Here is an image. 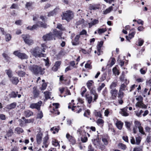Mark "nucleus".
I'll return each mask as SVG.
<instances>
[{
  "instance_id": "24",
  "label": "nucleus",
  "mask_w": 151,
  "mask_h": 151,
  "mask_svg": "<svg viewBox=\"0 0 151 151\" xmlns=\"http://www.w3.org/2000/svg\"><path fill=\"white\" fill-rule=\"evenodd\" d=\"M117 86V82L116 81H114L111 83L110 86L109 88L111 89H113Z\"/></svg>"
},
{
  "instance_id": "14",
  "label": "nucleus",
  "mask_w": 151,
  "mask_h": 151,
  "mask_svg": "<svg viewBox=\"0 0 151 151\" xmlns=\"http://www.w3.org/2000/svg\"><path fill=\"white\" fill-rule=\"evenodd\" d=\"M59 10V8L58 7H57L54 10L48 13V17H50L56 15Z\"/></svg>"
},
{
  "instance_id": "56",
  "label": "nucleus",
  "mask_w": 151,
  "mask_h": 151,
  "mask_svg": "<svg viewBox=\"0 0 151 151\" xmlns=\"http://www.w3.org/2000/svg\"><path fill=\"white\" fill-rule=\"evenodd\" d=\"M13 133V131L12 129H10L8 131L7 134V135L8 137H10L12 136Z\"/></svg>"
},
{
  "instance_id": "34",
  "label": "nucleus",
  "mask_w": 151,
  "mask_h": 151,
  "mask_svg": "<svg viewBox=\"0 0 151 151\" xmlns=\"http://www.w3.org/2000/svg\"><path fill=\"white\" fill-rule=\"evenodd\" d=\"M126 85H125L124 83L122 84L120 87L119 90L122 91H125L126 89H127L126 88Z\"/></svg>"
},
{
  "instance_id": "21",
  "label": "nucleus",
  "mask_w": 151,
  "mask_h": 151,
  "mask_svg": "<svg viewBox=\"0 0 151 151\" xmlns=\"http://www.w3.org/2000/svg\"><path fill=\"white\" fill-rule=\"evenodd\" d=\"M102 141L104 144L106 145L108 144V141L109 140V137L108 136H104L102 137Z\"/></svg>"
},
{
  "instance_id": "37",
  "label": "nucleus",
  "mask_w": 151,
  "mask_h": 151,
  "mask_svg": "<svg viewBox=\"0 0 151 151\" xmlns=\"http://www.w3.org/2000/svg\"><path fill=\"white\" fill-rule=\"evenodd\" d=\"M141 137L139 136H138V137H136V144L137 145H139L141 142Z\"/></svg>"
},
{
  "instance_id": "23",
  "label": "nucleus",
  "mask_w": 151,
  "mask_h": 151,
  "mask_svg": "<svg viewBox=\"0 0 151 151\" xmlns=\"http://www.w3.org/2000/svg\"><path fill=\"white\" fill-rule=\"evenodd\" d=\"M18 92H12L10 94V96L11 97L15 98L17 97V95L18 97L19 98L21 97V95L20 94L18 95Z\"/></svg>"
},
{
  "instance_id": "3",
  "label": "nucleus",
  "mask_w": 151,
  "mask_h": 151,
  "mask_svg": "<svg viewBox=\"0 0 151 151\" xmlns=\"http://www.w3.org/2000/svg\"><path fill=\"white\" fill-rule=\"evenodd\" d=\"M74 17L73 12L70 10L67 11L65 13L63 14L62 19L69 21L73 19Z\"/></svg>"
},
{
  "instance_id": "47",
  "label": "nucleus",
  "mask_w": 151,
  "mask_h": 151,
  "mask_svg": "<svg viewBox=\"0 0 151 151\" xmlns=\"http://www.w3.org/2000/svg\"><path fill=\"white\" fill-rule=\"evenodd\" d=\"M95 115L96 116L99 117L100 118H102V114L101 112L99 111H95Z\"/></svg>"
},
{
  "instance_id": "51",
  "label": "nucleus",
  "mask_w": 151,
  "mask_h": 151,
  "mask_svg": "<svg viewBox=\"0 0 151 151\" xmlns=\"http://www.w3.org/2000/svg\"><path fill=\"white\" fill-rule=\"evenodd\" d=\"M84 21V20L83 19H80L77 22L76 24L77 25L81 24L83 23Z\"/></svg>"
},
{
  "instance_id": "39",
  "label": "nucleus",
  "mask_w": 151,
  "mask_h": 151,
  "mask_svg": "<svg viewBox=\"0 0 151 151\" xmlns=\"http://www.w3.org/2000/svg\"><path fill=\"white\" fill-rule=\"evenodd\" d=\"M112 9V6L110 7L108 9H106L105 10L103 11V13L104 14H106L109 13Z\"/></svg>"
},
{
  "instance_id": "49",
  "label": "nucleus",
  "mask_w": 151,
  "mask_h": 151,
  "mask_svg": "<svg viewBox=\"0 0 151 151\" xmlns=\"http://www.w3.org/2000/svg\"><path fill=\"white\" fill-rule=\"evenodd\" d=\"M5 38L6 40V41H9L11 38V35L9 34H6L5 36Z\"/></svg>"
},
{
  "instance_id": "58",
  "label": "nucleus",
  "mask_w": 151,
  "mask_h": 151,
  "mask_svg": "<svg viewBox=\"0 0 151 151\" xmlns=\"http://www.w3.org/2000/svg\"><path fill=\"white\" fill-rule=\"evenodd\" d=\"M18 75L20 77H23L25 74V73L23 71H20L18 72Z\"/></svg>"
},
{
  "instance_id": "7",
  "label": "nucleus",
  "mask_w": 151,
  "mask_h": 151,
  "mask_svg": "<svg viewBox=\"0 0 151 151\" xmlns=\"http://www.w3.org/2000/svg\"><path fill=\"white\" fill-rule=\"evenodd\" d=\"M22 37L25 42L29 45H31L33 43V41L30 39L29 36L27 35H23Z\"/></svg>"
},
{
  "instance_id": "35",
  "label": "nucleus",
  "mask_w": 151,
  "mask_h": 151,
  "mask_svg": "<svg viewBox=\"0 0 151 151\" xmlns=\"http://www.w3.org/2000/svg\"><path fill=\"white\" fill-rule=\"evenodd\" d=\"M6 73V74L8 76V77L11 78L12 77V71L10 69H9L8 70H5Z\"/></svg>"
},
{
  "instance_id": "19",
  "label": "nucleus",
  "mask_w": 151,
  "mask_h": 151,
  "mask_svg": "<svg viewBox=\"0 0 151 151\" xmlns=\"http://www.w3.org/2000/svg\"><path fill=\"white\" fill-rule=\"evenodd\" d=\"M49 137H48V134L47 133L46 135L43 138V144L44 145L45 147L47 148L48 146V145L47 144V141L48 140Z\"/></svg>"
},
{
  "instance_id": "55",
  "label": "nucleus",
  "mask_w": 151,
  "mask_h": 151,
  "mask_svg": "<svg viewBox=\"0 0 151 151\" xmlns=\"http://www.w3.org/2000/svg\"><path fill=\"white\" fill-rule=\"evenodd\" d=\"M124 72H122V75L119 77V79L122 82L124 81Z\"/></svg>"
},
{
  "instance_id": "61",
  "label": "nucleus",
  "mask_w": 151,
  "mask_h": 151,
  "mask_svg": "<svg viewBox=\"0 0 151 151\" xmlns=\"http://www.w3.org/2000/svg\"><path fill=\"white\" fill-rule=\"evenodd\" d=\"M119 146L120 147L122 150H125L126 148V146L122 144V143H120L119 144Z\"/></svg>"
},
{
  "instance_id": "27",
  "label": "nucleus",
  "mask_w": 151,
  "mask_h": 151,
  "mask_svg": "<svg viewBox=\"0 0 151 151\" xmlns=\"http://www.w3.org/2000/svg\"><path fill=\"white\" fill-rule=\"evenodd\" d=\"M139 133H140L142 134L143 135H146V134L145 132L144 131V129L143 127L141 126V124L140 123V125L139 127Z\"/></svg>"
},
{
  "instance_id": "28",
  "label": "nucleus",
  "mask_w": 151,
  "mask_h": 151,
  "mask_svg": "<svg viewBox=\"0 0 151 151\" xmlns=\"http://www.w3.org/2000/svg\"><path fill=\"white\" fill-rule=\"evenodd\" d=\"M86 97L88 103L90 104L92 100V96L90 95L86 94Z\"/></svg>"
},
{
  "instance_id": "11",
  "label": "nucleus",
  "mask_w": 151,
  "mask_h": 151,
  "mask_svg": "<svg viewBox=\"0 0 151 151\" xmlns=\"http://www.w3.org/2000/svg\"><path fill=\"white\" fill-rule=\"evenodd\" d=\"M84 126L81 127L77 130V134L80 136H86V133L83 129Z\"/></svg>"
},
{
  "instance_id": "30",
  "label": "nucleus",
  "mask_w": 151,
  "mask_h": 151,
  "mask_svg": "<svg viewBox=\"0 0 151 151\" xmlns=\"http://www.w3.org/2000/svg\"><path fill=\"white\" fill-rule=\"evenodd\" d=\"M33 113L29 110H27L24 112V115L26 117H29L32 115Z\"/></svg>"
},
{
  "instance_id": "15",
  "label": "nucleus",
  "mask_w": 151,
  "mask_h": 151,
  "mask_svg": "<svg viewBox=\"0 0 151 151\" xmlns=\"http://www.w3.org/2000/svg\"><path fill=\"white\" fill-rule=\"evenodd\" d=\"M127 109L128 107H126L121 109V114L122 116H129V114L127 112Z\"/></svg>"
},
{
  "instance_id": "40",
  "label": "nucleus",
  "mask_w": 151,
  "mask_h": 151,
  "mask_svg": "<svg viewBox=\"0 0 151 151\" xmlns=\"http://www.w3.org/2000/svg\"><path fill=\"white\" fill-rule=\"evenodd\" d=\"M112 71L114 74L116 75H119V73L118 70L117 69L116 67L112 69Z\"/></svg>"
},
{
  "instance_id": "31",
  "label": "nucleus",
  "mask_w": 151,
  "mask_h": 151,
  "mask_svg": "<svg viewBox=\"0 0 151 151\" xmlns=\"http://www.w3.org/2000/svg\"><path fill=\"white\" fill-rule=\"evenodd\" d=\"M77 107L79 108V106H78ZM72 111H74L75 110H78L76 112L78 113H79L82 111V109L81 108H79L78 109V110L77 109V107L76 106H72Z\"/></svg>"
},
{
  "instance_id": "12",
  "label": "nucleus",
  "mask_w": 151,
  "mask_h": 151,
  "mask_svg": "<svg viewBox=\"0 0 151 151\" xmlns=\"http://www.w3.org/2000/svg\"><path fill=\"white\" fill-rule=\"evenodd\" d=\"M110 93L111 95L112 99H115L116 98L118 91L115 88L112 89L110 91Z\"/></svg>"
},
{
  "instance_id": "38",
  "label": "nucleus",
  "mask_w": 151,
  "mask_h": 151,
  "mask_svg": "<svg viewBox=\"0 0 151 151\" xmlns=\"http://www.w3.org/2000/svg\"><path fill=\"white\" fill-rule=\"evenodd\" d=\"M90 9L91 10H96L99 9V6L98 5H91L90 6Z\"/></svg>"
},
{
  "instance_id": "60",
  "label": "nucleus",
  "mask_w": 151,
  "mask_h": 151,
  "mask_svg": "<svg viewBox=\"0 0 151 151\" xmlns=\"http://www.w3.org/2000/svg\"><path fill=\"white\" fill-rule=\"evenodd\" d=\"M81 138V141L83 142H86L88 140V138L86 136H83Z\"/></svg>"
},
{
  "instance_id": "22",
  "label": "nucleus",
  "mask_w": 151,
  "mask_h": 151,
  "mask_svg": "<svg viewBox=\"0 0 151 151\" xmlns=\"http://www.w3.org/2000/svg\"><path fill=\"white\" fill-rule=\"evenodd\" d=\"M123 125V123L120 121H117L116 123V125L119 130L122 129Z\"/></svg>"
},
{
  "instance_id": "52",
  "label": "nucleus",
  "mask_w": 151,
  "mask_h": 151,
  "mask_svg": "<svg viewBox=\"0 0 151 151\" xmlns=\"http://www.w3.org/2000/svg\"><path fill=\"white\" fill-rule=\"evenodd\" d=\"M106 29L102 28L99 29L98 31V33L99 34H101L105 32L106 31Z\"/></svg>"
},
{
  "instance_id": "18",
  "label": "nucleus",
  "mask_w": 151,
  "mask_h": 151,
  "mask_svg": "<svg viewBox=\"0 0 151 151\" xmlns=\"http://www.w3.org/2000/svg\"><path fill=\"white\" fill-rule=\"evenodd\" d=\"M136 106H138L141 108L146 109L147 108V106L142 103V101L137 102Z\"/></svg>"
},
{
  "instance_id": "17",
  "label": "nucleus",
  "mask_w": 151,
  "mask_h": 151,
  "mask_svg": "<svg viewBox=\"0 0 151 151\" xmlns=\"http://www.w3.org/2000/svg\"><path fill=\"white\" fill-rule=\"evenodd\" d=\"M42 134L40 132L38 133L36 136V140L38 144H40L41 143L42 139Z\"/></svg>"
},
{
  "instance_id": "13",
  "label": "nucleus",
  "mask_w": 151,
  "mask_h": 151,
  "mask_svg": "<svg viewBox=\"0 0 151 151\" xmlns=\"http://www.w3.org/2000/svg\"><path fill=\"white\" fill-rule=\"evenodd\" d=\"M33 94L35 98L38 97L39 95L40 91L36 87H34L33 88Z\"/></svg>"
},
{
  "instance_id": "26",
  "label": "nucleus",
  "mask_w": 151,
  "mask_h": 151,
  "mask_svg": "<svg viewBox=\"0 0 151 151\" xmlns=\"http://www.w3.org/2000/svg\"><path fill=\"white\" fill-rule=\"evenodd\" d=\"M54 35V37L55 36L56 37H60L61 35V33L60 31L58 32L56 29H54L53 30V33H52Z\"/></svg>"
},
{
  "instance_id": "46",
  "label": "nucleus",
  "mask_w": 151,
  "mask_h": 151,
  "mask_svg": "<svg viewBox=\"0 0 151 151\" xmlns=\"http://www.w3.org/2000/svg\"><path fill=\"white\" fill-rule=\"evenodd\" d=\"M90 114V111L88 109H87L84 112L83 115L84 116L87 117L88 115H89Z\"/></svg>"
},
{
  "instance_id": "9",
  "label": "nucleus",
  "mask_w": 151,
  "mask_h": 151,
  "mask_svg": "<svg viewBox=\"0 0 151 151\" xmlns=\"http://www.w3.org/2000/svg\"><path fill=\"white\" fill-rule=\"evenodd\" d=\"M66 137L72 145H73L75 144L76 142L75 139L73 137L70 135L69 133L67 134Z\"/></svg>"
},
{
  "instance_id": "53",
  "label": "nucleus",
  "mask_w": 151,
  "mask_h": 151,
  "mask_svg": "<svg viewBox=\"0 0 151 151\" xmlns=\"http://www.w3.org/2000/svg\"><path fill=\"white\" fill-rule=\"evenodd\" d=\"M144 40L141 39H139L138 41V45L140 46H141L144 43Z\"/></svg>"
},
{
  "instance_id": "42",
  "label": "nucleus",
  "mask_w": 151,
  "mask_h": 151,
  "mask_svg": "<svg viewBox=\"0 0 151 151\" xmlns=\"http://www.w3.org/2000/svg\"><path fill=\"white\" fill-rule=\"evenodd\" d=\"M43 60L45 61V65L46 66L48 67L50 65L49 61L48 58L46 59H43Z\"/></svg>"
},
{
  "instance_id": "44",
  "label": "nucleus",
  "mask_w": 151,
  "mask_h": 151,
  "mask_svg": "<svg viewBox=\"0 0 151 151\" xmlns=\"http://www.w3.org/2000/svg\"><path fill=\"white\" fill-rule=\"evenodd\" d=\"M44 93L45 94V96L46 99L50 98V92L49 91H47L44 92Z\"/></svg>"
},
{
  "instance_id": "20",
  "label": "nucleus",
  "mask_w": 151,
  "mask_h": 151,
  "mask_svg": "<svg viewBox=\"0 0 151 151\" xmlns=\"http://www.w3.org/2000/svg\"><path fill=\"white\" fill-rule=\"evenodd\" d=\"M10 80L12 83L14 84H17L19 81L18 78L16 77H13L10 78Z\"/></svg>"
},
{
  "instance_id": "43",
  "label": "nucleus",
  "mask_w": 151,
  "mask_h": 151,
  "mask_svg": "<svg viewBox=\"0 0 151 151\" xmlns=\"http://www.w3.org/2000/svg\"><path fill=\"white\" fill-rule=\"evenodd\" d=\"M105 86V84L104 83H102L101 85L97 88V90L99 92H100L102 89Z\"/></svg>"
},
{
  "instance_id": "54",
  "label": "nucleus",
  "mask_w": 151,
  "mask_h": 151,
  "mask_svg": "<svg viewBox=\"0 0 151 151\" xmlns=\"http://www.w3.org/2000/svg\"><path fill=\"white\" fill-rule=\"evenodd\" d=\"M103 44V42L102 41H101L99 42L97 47V49H98L99 50H100V49L101 48V47H102Z\"/></svg>"
},
{
  "instance_id": "50",
  "label": "nucleus",
  "mask_w": 151,
  "mask_h": 151,
  "mask_svg": "<svg viewBox=\"0 0 151 151\" xmlns=\"http://www.w3.org/2000/svg\"><path fill=\"white\" fill-rule=\"evenodd\" d=\"M47 86V84L46 83H43L42 84V87H41V90L42 91L45 90Z\"/></svg>"
},
{
  "instance_id": "4",
  "label": "nucleus",
  "mask_w": 151,
  "mask_h": 151,
  "mask_svg": "<svg viewBox=\"0 0 151 151\" xmlns=\"http://www.w3.org/2000/svg\"><path fill=\"white\" fill-rule=\"evenodd\" d=\"M93 84V82L92 80H89L88 81L86 84L88 89L90 90L91 93L93 94V95H94V98L93 100L94 101H95L98 98V95L96 93H95V90H93L91 88V86Z\"/></svg>"
},
{
  "instance_id": "32",
  "label": "nucleus",
  "mask_w": 151,
  "mask_h": 151,
  "mask_svg": "<svg viewBox=\"0 0 151 151\" xmlns=\"http://www.w3.org/2000/svg\"><path fill=\"white\" fill-rule=\"evenodd\" d=\"M43 117V114L42 112L40 110L37 113V118L41 119Z\"/></svg>"
},
{
  "instance_id": "6",
  "label": "nucleus",
  "mask_w": 151,
  "mask_h": 151,
  "mask_svg": "<svg viewBox=\"0 0 151 151\" xmlns=\"http://www.w3.org/2000/svg\"><path fill=\"white\" fill-rule=\"evenodd\" d=\"M42 104V101H39L38 102L35 103H32L30 104L29 107L32 109H36L38 111L40 110L41 106Z\"/></svg>"
},
{
  "instance_id": "62",
  "label": "nucleus",
  "mask_w": 151,
  "mask_h": 151,
  "mask_svg": "<svg viewBox=\"0 0 151 151\" xmlns=\"http://www.w3.org/2000/svg\"><path fill=\"white\" fill-rule=\"evenodd\" d=\"M123 91H122L120 90H119L118 95L119 97L121 98L123 96L124 93Z\"/></svg>"
},
{
  "instance_id": "2",
  "label": "nucleus",
  "mask_w": 151,
  "mask_h": 151,
  "mask_svg": "<svg viewBox=\"0 0 151 151\" xmlns=\"http://www.w3.org/2000/svg\"><path fill=\"white\" fill-rule=\"evenodd\" d=\"M29 70L35 74H43L45 73L44 68L42 69L41 67L37 65H33L29 67Z\"/></svg>"
},
{
  "instance_id": "5",
  "label": "nucleus",
  "mask_w": 151,
  "mask_h": 151,
  "mask_svg": "<svg viewBox=\"0 0 151 151\" xmlns=\"http://www.w3.org/2000/svg\"><path fill=\"white\" fill-rule=\"evenodd\" d=\"M13 54L15 56L22 59H27L28 58V56L25 53H21L18 50L14 51Z\"/></svg>"
},
{
  "instance_id": "1",
  "label": "nucleus",
  "mask_w": 151,
  "mask_h": 151,
  "mask_svg": "<svg viewBox=\"0 0 151 151\" xmlns=\"http://www.w3.org/2000/svg\"><path fill=\"white\" fill-rule=\"evenodd\" d=\"M30 52L35 57H45V55L42 53V49L38 47L31 49Z\"/></svg>"
},
{
  "instance_id": "29",
  "label": "nucleus",
  "mask_w": 151,
  "mask_h": 151,
  "mask_svg": "<svg viewBox=\"0 0 151 151\" xmlns=\"http://www.w3.org/2000/svg\"><path fill=\"white\" fill-rule=\"evenodd\" d=\"M52 145L55 147L58 146V148L60 147V145L58 141L56 139H53L52 142Z\"/></svg>"
},
{
  "instance_id": "59",
  "label": "nucleus",
  "mask_w": 151,
  "mask_h": 151,
  "mask_svg": "<svg viewBox=\"0 0 151 151\" xmlns=\"http://www.w3.org/2000/svg\"><path fill=\"white\" fill-rule=\"evenodd\" d=\"M91 48H89V50L88 51V52L86 51L85 50H84V49H82L81 51H82V52L83 53H84L85 54H86L87 53H88V54L89 53L91 52Z\"/></svg>"
},
{
  "instance_id": "36",
  "label": "nucleus",
  "mask_w": 151,
  "mask_h": 151,
  "mask_svg": "<svg viewBox=\"0 0 151 151\" xmlns=\"http://www.w3.org/2000/svg\"><path fill=\"white\" fill-rule=\"evenodd\" d=\"M38 27L37 24L34 25L32 27H27V28L28 29L30 30H33L34 29H36Z\"/></svg>"
},
{
  "instance_id": "48",
  "label": "nucleus",
  "mask_w": 151,
  "mask_h": 151,
  "mask_svg": "<svg viewBox=\"0 0 151 151\" xmlns=\"http://www.w3.org/2000/svg\"><path fill=\"white\" fill-rule=\"evenodd\" d=\"M57 28L60 29L61 30H65V28L60 24H58Z\"/></svg>"
},
{
  "instance_id": "8",
  "label": "nucleus",
  "mask_w": 151,
  "mask_h": 151,
  "mask_svg": "<svg viewBox=\"0 0 151 151\" xmlns=\"http://www.w3.org/2000/svg\"><path fill=\"white\" fill-rule=\"evenodd\" d=\"M42 39L45 41L51 40L53 39L55 40V38L54 37V35L52 32L44 35L42 37Z\"/></svg>"
},
{
  "instance_id": "25",
  "label": "nucleus",
  "mask_w": 151,
  "mask_h": 151,
  "mask_svg": "<svg viewBox=\"0 0 151 151\" xmlns=\"http://www.w3.org/2000/svg\"><path fill=\"white\" fill-rule=\"evenodd\" d=\"M17 105L16 102H13L7 106V108L8 109H11L15 108Z\"/></svg>"
},
{
  "instance_id": "63",
  "label": "nucleus",
  "mask_w": 151,
  "mask_h": 151,
  "mask_svg": "<svg viewBox=\"0 0 151 151\" xmlns=\"http://www.w3.org/2000/svg\"><path fill=\"white\" fill-rule=\"evenodd\" d=\"M82 91L81 93V95L82 96H83L85 93L86 92L87 90L86 88L84 87H82Z\"/></svg>"
},
{
  "instance_id": "41",
  "label": "nucleus",
  "mask_w": 151,
  "mask_h": 151,
  "mask_svg": "<svg viewBox=\"0 0 151 151\" xmlns=\"http://www.w3.org/2000/svg\"><path fill=\"white\" fill-rule=\"evenodd\" d=\"M96 123L99 125L101 126L104 123L103 120L101 119H99L96 121Z\"/></svg>"
},
{
  "instance_id": "64",
  "label": "nucleus",
  "mask_w": 151,
  "mask_h": 151,
  "mask_svg": "<svg viewBox=\"0 0 151 151\" xmlns=\"http://www.w3.org/2000/svg\"><path fill=\"white\" fill-rule=\"evenodd\" d=\"M106 74L104 73L101 76V81H103L106 78Z\"/></svg>"
},
{
  "instance_id": "10",
  "label": "nucleus",
  "mask_w": 151,
  "mask_h": 151,
  "mask_svg": "<svg viewBox=\"0 0 151 151\" xmlns=\"http://www.w3.org/2000/svg\"><path fill=\"white\" fill-rule=\"evenodd\" d=\"M140 122L137 121L135 120L134 122V126L133 127V131L134 133L136 134L137 132V128L139 129L140 125Z\"/></svg>"
},
{
  "instance_id": "33",
  "label": "nucleus",
  "mask_w": 151,
  "mask_h": 151,
  "mask_svg": "<svg viewBox=\"0 0 151 151\" xmlns=\"http://www.w3.org/2000/svg\"><path fill=\"white\" fill-rule=\"evenodd\" d=\"M15 131L16 132L17 134H20L23 132V130L22 128L18 127L15 128Z\"/></svg>"
},
{
  "instance_id": "16",
  "label": "nucleus",
  "mask_w": 151,
  "mask_h": 151,
  "mask_svg": "<svg viewBox=\"0 0 151 151\" xmlns=\"http://www.w3.org/2000/svg\"><path fill=\"white\" fill-rule=\"evenodd\" d=\"M92 21L88 23L89 28L91 27L92 26L94 25L98 24L99 22V20L98 19H94L92 20V19H91Z\"/></svg>"
},
{
  "instance_id": "45",
  "label": "nucleus",
  "mask_w": 151,
  "mask_h": 151,
  "mask_svg": "<svg viewBox=\"0 0 151 151\" xmlns=\"http://www.w3.org/2000/svg\"><path fill=\"white\" fill-rule=\"evenodd\" d=\"M18 8V5L16 4H13L11 7H10V9H17Z\"/></svg>"
},
{
  "instance_id": "57",
  "label": "nucleus",
  "mask_w": 151,
  "mask_h": 151,
  "mask_svg": "<svg viewBox=\"0 0 151 151\" xmlns=\"http://www.w3.org/2000/svg\"><path fill=\"white\" fill-rule=\"evenodd\" d=\"M110 113V112L109 111V109H107L104 111V116L106 117H108Z\"/></svg>"
}]
</instances>
